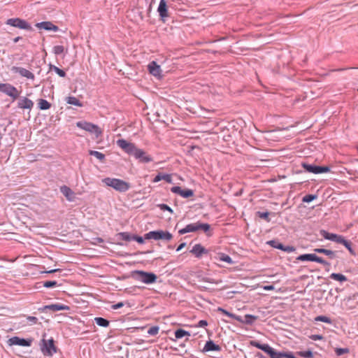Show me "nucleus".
<instances>
[{"instance_id":"f257e3e1","label":"nucleus","mask_w":358,"mask_h":358,"mask_svg":"<svg viewBox=\"0 0 358 358\" xmlns=\"http://www.w3.org/2000/svg\"><path fill=\"white\" fill-rule=\"evenodd\" d=\"M102 182L107 186L113 187L116 191L120 192H127L131 187L129 182L118 178H106Z\"/></svg>"},{"instance_id":"f03ea898","label":"nucleus","mask_w":358,"mask_h":358,"mask_svg":"<svg viewBox=\"0 0 358 358\" xmlns=\"http://www.w3.org/2000/svg\"><path fill=\"white\" fill-rule=\"evenodd\" d=\"M210 229V225L207 223L195 222L187 224L185 228L179 230L180 234H185L189 232H194L198 230H202L204 232H208Z\"/></svg>"},{"instance_id":"7ed1b4c3","label":"nucleus","mask_w":358,"mask_h":358,"mask_svg":"<svg viewBox=\"0 0 358 358\" xmlns=\"http://www.w3.org/2000/svg\"><path fill=\"white\" fill-rule=\"evenodd\" d=\"M76 126L86 131L94 134L96 138L99 137L102 134V130L101 128L91 122L80 121L76 123Z\"/></svg>"},{"instance_id":"20e7f679","label":"nucleus","mask_w":358,"mask_h":358,"mask_svg":"<svg viewBox=\"0 0 358 358\" xmlns=\"http://www.w3.org/2000/svg\"><path fill=\"white\" fill-rule=\"evenodd\" d=\"M136 280L145 283L152 284L156 282L157 275L153 273H148L143 271H136L134 273Z\"/></svg>"},{"instance_id":"39448f33","label":"nucleus","mask_w":358,"mask_h":358,"mask_svg":"<svg viewBox=\"0 0 358 358\" xmlns=\"http://www.w3.org/2000/svg\"><path fill=\"white\" fill-rule=\"evenodd\" d=\"M172 238L173 236L171 234L169 231H164L162 230L152 231L145 234V239L170 241Z\"/></svg>"},{"instance_id":"423d86ee","label":"nucleus","mask_w":358,"mask_h":358,"mask_svg":"<svg viewBox=\"0 0 358 358\" xmlns=\"http://www.w3.org/2000/svg\"><path fill=\"white\" fill-rule=\"evenodd\" d=\"M41 351L45 356H52L57 352V347L55 345V341L52 338L42 340Z\"/></svg>"},{"instance_id":"0eeeda50","label":"nucleus","mask_w":358,"mask_h":358,"mask_svg":"<svg viewBox=\"0 0 358 358\" xmlns=\"http://www.w3.org/2000/svg\"><path fill=\"white\" fill-rule=\"evenodd\" d=\"M6 24L10 25L13 27H16L20 29H24L28 31H31L32 27L26 20H22L21 18L15 17V18H10L7 20Z\"/></svg>"},{"instance_id":"6e6552de","label":"nucleus","mask_w":358,"mask_h":358,"mask_svg":"<svg viewBox=\"0 0 358 358\" xmlns=\"http://www.w3.org/2000/svg\"><path fill=\"white\" fill-rule=\"evenodd\" d=\"M0 92L12 97L13 99H16L20 95V92L17 88L9 83H0Z\"/></svg>"},{"instance_id":"1a4fd4ad","label":"nucleus","mask_w":358,"mask_h":358,"mask_svg":"<svg viewBox=\"0 0 358 358\" xmlns=\"http://www.w3.org/2000/svg\"><path fill=\"white\" fill-rule=\"evenodd\" d=\"M320 233L325 239L343 244V245L347 241V240H345L343 236L336 234L329 233L328 231L323 229L321 230Z\"/></svg>"},{"instance_id":"9d476101","label":"nucleus","mask_w":358,"mask_h":358,"mask_svg":"<svg viewBox=\"0 0 358 358\" xmlns=\"http://www.w3.org/2000/svg\"><path fill=\"white\" fill-rule=\"evenodd\" d=\"M117 145L125 152L129 155H133L137 148L134 143H129L124 139L117 140Z\"/></svg>"},{"instance_id":"9b49d317","label":"nucleus","mask_w":358,"mask_h":358,"mask_svg":"<svg viewBox=\"0 0 358 358\" xmlns=\"http://www.w3.org/2000/svg\"><path fill=\"white\" fill-rule=\"evenodd\" d=\"M148 70L151 75L157 78H161L162 77L161 66L155 61L149 63L148 65Z\"/></svg>"},{"instance_id":"f8f14e48","label":"nucleus","mask_w":358,"mask_h":358,"mask_svg":"<svg viewBox=\"0 0 358 358\" xmlns=\"http://www.w3.org/2000/svg\"><path fill=\"white\" fill-rule=\"evenodd\" d=\"M303 167L308 172L315 173V174L327 173L329 171V169L327 166H313V165L307 164H303Z\"/></svg>"},{"instance_id":"ddd939ff","label":"nucleus","mask_w":358,"mask_h":358,"mask_svg":"<svg viewBox=\"0 0 358 358\" xmlns=\"http://www.w3.org/2000/svg\"><path fill=\"white\" fill-rule=\"evenodd\" d=\"M133 155L141 162L148 163L152 161V158L150 155H148L143 150L138 148L135 150Z\"/></svg>"},{"instance_id":"4468645a","label":"nucleus","mask_w":358,"mask_h":358,"mask_svg":"<svg viewBox=\"0 0 358 358\" xmlns=\"http://www.w3.org/2000/svg\"><path fill=\"white\" fill-rule=\"evenodd\" d=\"M12 71L16 73H19L21 76L27 78V79L34 80V74L30 71L18 66H13L11 69Z\"/></svg>"},{"instance_id":"2eb2a0df","label":"nucleus","mask_w":358,"mask_h":358,"mask_svg":"<svg viewBox=\"0 0 358 358\" xmlns=\"http://www.w3.org/2000/svg\"><path fill=\"white\" fill-rule=\"evenodd\" d=\"M8 343L9 345L29 346L31 342L30 341L20 338L17 336H13L8 339Z\"/></svg>"},{"instance_id":"dca6fc26","label":"nucleus","mask_w":358,"mask_h":358,"mask_svg":"<svg viewBox=\"0 0 358 358\" xmlns=\"http://www.w3.org/2000/svg\"><path fill=\"white\" fill-rule=\"evenodd\" d=\"M171 190L173 193L179 194L180 196H182L183 198H188V197L193 196V194H194L192 190L189 189H182L178 186L173 187L171 189Z\"/></svg>"},{"instance_id":"f3484780","label":"nucleus","mask_w":358,"mask_h":358,"mask_svg":"<svg viewBox=\"0 0 358 358\" xmlns=\"http://www.w3.org/2000/svg\"><path fill=\"white\" fill-rule=\"evenodd\" d=\"M17 106L21 109L31 110L34 106V102L27 97H22L17 102Z\"/></svg>"},{"instance_id":"a211bd4d","label":"nucleus","mask_w":358,"mask_h":358,"mask_svg":"<svg viewBox=\"0 0 358 358\" xmlns=\"http://www.w3.org/2000/svg\"><path fill=\"white\" fill-rule=\"evenodd\" d=\"M267 243L272 246L273 248L281 250L287 252H292L295 250V248L293 246H284L282 243H280L275 241H268Z\"/></svg>"},{"instance_id":"6ab92c4d","label":"nucleus","mask_w":358,"mask_h":358,"mask_svg":"<svg viewBox=\"0 0 358 358\" xmlns=\"http://www.w3.org/2000/svg\"><path fill=\"white\" fill-rule=\"evenodd\" d=\"M60 191L68 201H73L75 200L76 194L69 187L63 185L60 187Z\"/></svg>"},{"instance_id":"aec40b11","label":"nucleus","mask_w":358,"mask_h":358,"mask_svg":"<svg viewBox=\"0 0 358 358\" xmlns=\"http://www.w3.org/2000/svg\"><path fill=\"white\" fill-rule=\"evenodd\" d=\"M157 11L159 13V16L164 19L169 17L167 5L166 0H160Z\"/></svg>"},{"instance_id":"412c9836","label":"nucleus","mask_w":358,"mask_h":358,"mask_svg":"<svg viewBox=\"0 0 358 358\" xmlns=\"http://www.w3.org/2000/svg\"><path fill=\"white\" fill-rule=\"evenodd\" d=\"M36 27L38 29H43L45 30L54 31H57L58 30V27L50 22H42L36 23Z\"/></svg>"},{"instance_id":"4be33fe9","label":"nucleus","mask_w":358,"mask_h":358,"mask_svg":"<svg viewBox=\"0 0 358 358\" xmlns=\"http://www.w3.org/2000/svg\"><path fill=\"white\" fill-rule=\"evenodd\" d=\"M190 252L195 255V257L199 258L202 255L207 254L208 251L201 244H196L193 246Z\"/></svg>"},{"instance_id":"5701e85b","label":"nucleus","mask_w":358,"mask_h":358,"mask_svg":"<svg viewBox=\"0 0 358 358\" xmlns=\"http://www.w3.org/2000/svg\"><path fill=\"white\" fill-rule=\"evenodd\" d=\"M164 180L165 181H166L167 182L169 183H172V178H171V175L170 174H162V173H159L158 175H157L155 178L153 179L152 182H159L160 180Z\"/></svg>"},{"instance_id":"b1692460","label":"nucleus","mask_w":358,"mask_h":358,"mask_svg":"<svg viewBox=\"0 0 358 358\" xmlns=\"http://www.w3.org/2000/svg\"><path fill=\"white\" fill-rule=\"evenodd\" d=\"M220 347L218 345L215 344L212 341H208L206 343L203 348V351H220Z\"/></svg>"},{"instance_id":"393cba45","label":"nucleus","mask_w":358,"mask_h":358,"mask_svg":"<svg viewBox=\"0 0 358 358\" xmlns=\"http://www.w3.org/2000/svg\"><path fill=\"white\" fill-rule=\"evenodd\" d=\"M265 352L267 353L271 358H283V352H277L269 345Z\"/></svg>"},{"instance_id":"a878e982","label":"nucleus","mask_w":358,"mask_h":358,"mask_svg":"<svg viewBox=\"0 0 358 358\" xmlns=\"http://www.w3.org/2000/svg\"><path fill=\"white\" fill-rule=\"evenodd\" d=\"M38 106L41 110H48L51 107V104L48 101L43 99H38Z\"/></svg>"},{"instance_id":"bb28decb","label":"nucleus","mask_w":358,"mask_h":358,"mask_svg":"<svg viewBox=\"0 0 358 358\" xmlns=\"http://www.w3.org/2000/svg\"><path fill=\"white\" fill-rule=\"evenodd\" d=\"M45 309L51 310L53 311H58L62 310H66L68 308L65 306L60 305V304H52L49 306H46L45 307Z\"/></svg>"},{"instance_id":"cd10ccee","label":"nucleus","mask_w":358,"mask_h":358,"mask_svg":"<svg viewBox=\"0 0 358 358\" xmlns=\"http://www.w3.org/2000/svg\"><path fill=\"white\" fill-rule=\"evenodd\" d=\"M66 103L79 107L83 106V103L75 96H68L66 98Z\"/></svg>"},{"instance_id":"c85d7f7f","label":"nucleus","mask_w":358,"mask_h":358,"mask_svg":"<svg viewBox=\"0 0 358 358\" xmlns=\"http://www.w3.org/2000/svg\"><path fill=\"white\" fill-rule=\"evenodd\" d=\"M217 312H220L222 314H224V315H227V316H228V317H229L231 318L235 319V320H236L238 321H241L238 316H236V315L228 312L227 310H224L222 308L218 307L217 309Z\"/></svg>"},{"instance_id":"c756f323","label":"nucleus","mask_w":358,"mask_h":358,"mask_svg":"<svg viewBox=\"0 0 358 358\" xmlns=\"http://www.w3.org/2000/svg\"><path fill=\"white\" fill-rule=\"evenodd\" d=\"M314 251L317 253L324 254L327 256H329L331 258L334 257V252L332 250H330L324 249V248H315L314 250Z\"/></svg>"},{"instance_id":"7c9ffc66","label":"nucleus","mask_w":358,"mask_h":358,"mask_svg":"<svg viewBox=\"0 0 358 358\" xmlns=\"http://www.w3.org/2000/svg\"><path fill=\"white\" fill-rule=\"evenodd\" d=\"M315 255V254H304V255H301L297 257V259L300 260V261L314 262Z\"/></svg>"},{"instance_id":"2f4dec72","label":"nucleus","mask_w":358,"mask_h":358,"mask_svg":"<svg viewBox=\"0 0 358 358\" xmlns=\"http://www.w3.org/2000/svg\"><path fill=\"white\" fill-rule=\"evenodd\" d=\"M190 334L184 329H179L175 331V336L177 339L182 338L184 336H189Z\"/></svg>"},{"instance_id":"473e14b6","label":"nucleus","mask_w":358,"mask_h":358,"mask_svg":"<svg viewBox=\"0 0 358 358\" xmlns=\"http://www.w3.org/2000/svg\"><path fill=\"white\" fill-rule=\"evenodd\" d=\"M330 278L333 280L340 282H345L347 280V278L345 277V275L341 273H333L330 275Z\"/></svg>"},{"instance_id":"72a5a7b5","label":"nucleus","mask_w":358,"mask_h":358,"mask_svg":"<svg viewBox=\"0 0 358 358\" xmlns=\"http://www.w3.org/2000/svg\"><path fill=\"white\" fill-rule=\"evenodd\" d=\"M94 320L96 324L100 327H107L109 325V322L103 317H95Z\"/></svg>"},{"instance_id":"f704fd0d","label":"nucleus","mask_w":358,"mask_h":358,"mask_svg":"<svg viewBox=\"0 0 358 358\" xmlns=\"http://www.w3.org/2000/svg\"><path fill=\"white\" fill-rule=\"evenodd\" d=\"M50 69L53 70L59 76L64 78L66 76V73L62 69L54 65H50Z\"/></svg>"},{"instance_id":"c9c22d12","label":"nucleus","mask_w":358,"mask_h":358,"mask_svg":"<svg viewBox=\"0 0 358 358\" xmlns=\"http://www.w3.org/2000/svg\"><path fill=\"white\" fill-rule=\"evenodd\" d=\"M89 154L90 155L94 156L100 161H103L105 159V155L103 153L98 152V151L90 150Z\"/></svg>"},{"instance_id":"e433bc0d","label":"nucleus","mask_w":358,"mask_h":358,"mask_svg":"<svg viewBox=\"0 0 358 358\" xmlns=\"http://www.w3.org/2000/svg\"><path fill=\"white\" fill-rule=\"evenodd\" d=\"M251 345L256 347L258 349L263 350L264 352H266V349L268 347V344H260L257 341H251Z\"/></svg>"},{"instance_id":"4c0bfd02","label":"nucleus","mask_w":358,"mask_h":358,"mask_svg":"<svg viewBox=\"0 0 358 358\" xmlns=\"http://www.w3.org/2000/svg\"><path fill=\"white\" fill-rule=\"evenodd\" d=\"M219 258H220V260L222 261V262H225L228 264H232L233 263V261L231 259V258L227 255H225V254H223V253H221L219 255Z\"/></svg>"},{"instance_id":"58836bf2","label":"nucleus","mask_w":358,"mask_h":358,"mask_svg":"<svg viewBox=\"0 0 358 358\" xmlns=\"http://www.w3.org/2000/svg\"><path fill=\"white\" fill-rule=\"evenodd\" d=\"M297 354L302 357H305V358H313V354L312 352V351L310 350H307V351H300V352H298Z\"/></svg>"},{"instance_id":"ea45409f","label":"nucleus","mask_w":358,"mask_h":358,"mask_svg":"<svg viewBox=\"0 0 358 358\" xmlns=\"http://www.w3.org/2000/svg\"><path fill=\"white\" fill-rule=\"evenodd\" d=\"M315 321H317V322H325V323H327V324H331V320L329 317H327V316H323V315H320V316H317L315 318Z\"/></svg>"},{"instance_id":"a19ab883","label":"nucleus","mask_w":358,"mask_h":358,"mask_svg":"<svg viewBox=\"0 0 358 358\" xmlns=\"http://www.w3.org/2000/svg\"><path fill=\"white\" fill-rule=\"evenodd\" d=\"M159 327L158 326H153V327H151L148 329V333L150 335L155 336L159 333Z\"/></svg>"},{"instance_id":"79ce46f5","label":"nucleus","mask_w":358,"mask_h":358,"mask_svg":"<svg viewBox=\"0 0 358 358\" xmlns=\"http://www.w3.org/2000/svg\"><path fill=\"white\" fill-rule=\"evenodd\" d=\"M64 47L62 45H56L53 48V52L55 55H60L64 52Z\"/></svg>"},{"instance_id":"37998d69","label":"nucleus","mask_w":358,"mask_h":358,"mask_svg":"<svg viewBox=\"0 0 358 358\" xmlns=\"http://www.w3.org/2000/svg\"><path fill=\"white\" fill-rule=\"evenodd\" d=\"M317 198L316 195L308 194L303 197V202L309 203Z\"/></svg>"},{"instance_id":"c03bdc74","label":"nucleus","mask_w":358,"mask_h":358,"mask_svg":"<svg viewBox=\"0 0 358 358\" xmlns=\"http://www.w3.org/2000/svg\"><path fill=\"white\" fill-rule=\"evenodd\" d=\"M245 318L246 323L251 324L257 319V317L252 315H245Z\"/></svg>"},{"instance_id":"a18cd8bd","label":"nucleus","mask_w":358,"mask_h":358,"mask_svg":"<svg viewBox=\"0 0 358 358\" xmlns=\"http://www.w3.org/2000/svg\"><path fill=\"white\" fill-rule=\"evenodd\" d=\"M335 352L338 356H340L343 354L348 353L349 350L348 348H336Z\"/></svg>"},{"instance_id":"49530a36","label":"nucleus","mask_w":358,"mask_h":358,"mask_svg":"<svg viewBox=\"0 0 358 358\" xmlns=\"http://www.w3.org/2000/svg\"><path fill=\"white\" fill-rule=\"evenodd\" d=\"M257 214L258 215V216L259 217L264 219L267 221H269V218H268L269 213L268 212H264V213L257 212Z\"/></svg>"},{"instance_id":"de8ad7c7","label":"nucleus","mask_w":358,"mask_h":358,"mask_svg":"<svg viewBox=\"0 0 358 358\" xmlns=\"http://www.w3.org/2000/svg\"><path fill=\"white\" fill-rule=\"evenodd\" d=\"M56 281H46L44 282L43 286L47 288L54 287L57 285Z\"/></svg>"},{"instance_id":"09e8293b","label":"nucleus","mask_w":358,"mask_h":358,"mask_svg":"<svg viewBox=\"0 0 358 358\" xmlns=\"http://www.w3.org/2000/svg\"><path fill=\"white\" fill-rule=\"evenodd\" d=\"M344 246L349 250V252L352 255H355V251L353 250V249L351 247V243L350 241H347L346 243H345Z\"/></svg>"},{"instance_id":"8fccbe9b","label":"nucleus","mask_w":358,"mask_h":358,"mask_svg":"<svg viewBox=\"0 0 358 358\" xmlns=\"http://www.w3.org/2000/svg\"><path fill=\"white\" fill-rule=\"evenodd\" d=\"M159 207L162 210H168V211H169L171 213H173L172 209L169 206H167L166 204H164V203L159 204Z\"/></svg>"},{"instance_id":"3c124183","label":"nucleus","mask_w":358,"mask_h":358,"mask_svg":"<svg viewBox=\"0 0 358 358\" xmlns=\"http://www.w3.org/2000/svg\"><path fill=\"white\" fill-rule=\"evenodd\" d=\"M314 262L322 264H327L325 260H324L322 258L317 257L316 255H315Z\"/></svg>"},{"instance_id":"603ef678","label":"nucleus","mask_w":358,"mask_h":358,"mask_svg":"<svg viewBox=\"0 0 358 358\" xmlns=\"http://www.w3.org/2000/svg\"><path fill=\"white\" fill-rule=\"evenodd\" d=\"M27 320L31 324H36L38 322V319L34 316H28Z\"/></svg>"},{"instance_id":"864d4df0","label":"nucleus","mask_w":358,"mask_h":358,"mask_svg":"<svg viewBox=\"0 0 358 358\" xmlns=\"http://www.w3.org/2000/svg\"><path fill=\"white\" fill-rule=\"evenodd\" d=\"M310 338L313 340V341H319V340H322L323 338L322 336L321 335H311L310 336Z\"/></svg>"},{"instance_id":"5fc2aeb1","label":"nucleus","mask_w":358,"mask_h":358,"mask_svg":"<svg viewBox=\"0 0 358 358\" xmlns=\"http://www.w3.org/2000/svg\"><path fill=\"white\" fill-rule=\"evenodd\" d=\"M283 358H296L291 352H283Z\"/></svg>"},{"instance_id":"6e6d98bb","label":"nucleus","mask_w":358,"mask_h":358,"mask_svg":"<svg viewBox=\"0 0 358 358\" xmlns=\"http://www.w3.org/2000/svg\"><path fill=\"white\" fill-rule=\"evenodd\" d=\"M124 306V303L122 302H119L116 304L112 306V308L114 310H117Z\"/></svg>"},{"instance_id":"4d7b16f0","label":"nucleus","mask_w":358,"mask_h":358,"mask_svg":"<svg viewBox=\"0 0 358 358\" xmlns=\"http://www.w3.org/2000/svg\"><path fill=\"white\" fill-rule=\"evenodd\" d=\"M208 325V322L206 320H200L198 323L197 327H204Z\"/></svg>"},{"instance_id":"13d9d810","label":"nucleus","mask_w":358,"mask_h":358,"mask_svg":"<svg viewBox=\"0 0 358 358\" xmlns=\"http://www.w3.org/2000/svg\"><path fill=\"white\" fill-rule=\"evenodd\" d=\"M60 271V269L56 268V269H52V270H50V271H43L42 273H55V272H57V271Z\"/></svg>"},{"instance_id":"bf43d9fd","label":"nucleus","mask_w":358,"mask_h":358,"mask_svg":"<svg viewBox=\"0 0 358 358\" xmlns=\"http://www.w3.org/2000/svg\"><path fill=\"white\" fill-rule=\"evenodd\" d=\"M263 288L264 290H268V291L274 289V287L273 285H266Z\"/></svg>"},{"instance_id":"052dcab7","label":"nucleus","mask_w":358,"mask_h":358,"mask_svg":"<svg viewBox=\"0 0 358 358\" xmlns=\"http://www.w3.org/2000/svg\"><path fill=\"white\" fill-rule=\"evenodd\" d=\"M135 240L139 243H143V239L142 237H140V236H138L135 238Z\"/></svg>"},{"instance_id":"680f3d73","label":"nucleus","mask_w":358,"mask_h":358,"mask_svg":"<svg viewBox=\"0 0 358 358\" xmlns=\"http://www.w3.org/2000/svg\"><path fill=\"white\" fill-rule=\"evenodd\" d=\"M185 245H186L185 243H182L180 244V245L178 247L176 250L180 251L185 246Z\"/></svg>"},{"instance_id":"e2e57ef3","label":"nucleus","mask_w":358,"mask_h":358,"mask_svg":"<svg viewBox=\"0 0 358 358\" xmlns=\"http://www.w3.org/2000/svg\"><path fill=\"white\" fill-rule=\"evenodd\" d=\"M20 39H21V37L17 36V37H16V38H15L13 39V42H14V43H17V42H18Z\"/></svg>"},{"instance_id":"0e129e2a","label":"nucleus","mask_w":358,"mask_h":358,"mask_svg":"<svg viewBox=\"0 0 358 358\" xmlns=\"http://www.w3.org/2000/svg\"><path fill=\"white\" fill-rule=\"evenodd\" d=\"M99 240L100 242L103 241L101 238H99Z\"/></svg>"},{"instance_id":"69168bd1","label":"nucleus","mask_w":358,"mask_h":358,"mask_svg":"<svg viewBox=\"0 0 358 358\" xmlns=\"http://www.w3.org/2000/svg\"><path fill=\"white\" fill-rule=\"evenodd\" d=\"M357 150H358V147H357Z\"/></svg>"}]
</instances>
